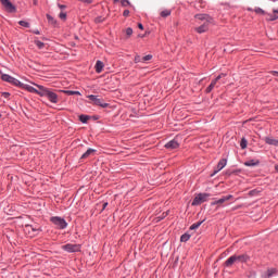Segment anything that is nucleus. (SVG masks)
<instances>
[{
	"mask_svg": "<svg viewBox=\"0 0 278 278\" xmlns=\"http://www.w3.org/2000/svg\"><path fill=\"white\" fill-rule=\"evenodd\" d=\"M250 257L247 254H241V255H233L230 256V258L226 260L224 263V266L227 268H230L235 264H244L249 262Z\"/></svg>",
	"mask_w": 278,
	"mask_h": 278,
	"instance_id": "nucleus-1",
	"label": "nucleus"
},
{
	"mask_svg": "<svg viewBox=\"0 0 278 278\" xmlns=\"http://www.w3.org/2000/svg\"><path fill=\"white\" fill-rule=\"evenodd\" d=\"M15 87H20L23 90H27L30 93H36V94L46 93V92L51 91L50 89H48V88H46V87H43L41 85H35V87H37L38 89H36L34 87H30L29 85H25V84L15 85Z\"/></svg>",
	"mask_w": 278,
	"mask_h": 278,
	"instance_id": "nucleus-2",
	"label": "nucleus"
},
{
	"mask_svg": "<svg viewBox=\"0 0 278 278\" xmlns=\"http://www.w3.org/2000/svg\"><path fill=\"white\" fill-rule=\"evenodd\" d=\"M50 222L55 225V228L58 229H66L67 228V222L59 216H53L50 218Z\"/></svg>",
	"mask_w": 278,
	"mask_h": 278,
	"instance_id": "nucleus-3",
	"label": "nucleus"
},
{
	"mask_svg": "<svg viewBox=\"0 0 278 278\" xmlns=\"http://www.w3.org/2000/svg\"><path fill=\"white\" fill-rule=\"evenodd\" d=\"M89 101H91L93 103V105L106 109L109 108V103H106L103 99L97 97V96H88Z\"/></svg>",
	"mask_w": 278,
	"mask_h": 278,
	"instance_id": "nucleus-4",
	"label": "nucleus"
},
{
	"mask_svg": "<svg viewBox=\"0 0 278 278\" xmlns=\"http://www.w3.org/2000/svg\"><path fill=\"white\" fill-rule=\"evenodd\" d=\"M208 193H200L193 198L192 206L201 205V203L207 202Z\"/></svg>",
	"mask_w": 278,
	"mask_h": 278,
	"instance_id": "nucleus-5",
	"label": "nucleus"
},
{
	"mask_svg": "<svg viewBox=\"0 0 278 278\" xmlns=\"http://www.w3.org/2000/svg\"><path fill=\"white\" fill-rule=\"evenodd\" d=\"M37 96L46 97L51 103L56 104L59 102L58 94L53 91L49 90L43 93H39Z\"/></svg>",
	"mask_w": 278,
	"mask_h": 278,
	"instance_id": "nucleus-6",
	"label": "nucleus"
},
{
	"mask_svg": "<svg viewBox=\"0 0 278 278\" xmlns=\"http://www.w3.org/2000/svg\"><path fill=\"white\" fill-rule=\"evenodd\" d=\"M0 79H2V81L8 83V84H12V86H21L22 83L20 80H17L16 78L7 75V74H2L0 76Z\"/></svg>",
	"mask_w": 278,
	"mask_h": 278,
	"instance_id": "nucleus-7",
	"label": "nucleus"
},
{
	"mask_svg": "<svg viewBox=\"0 0 278 278\" xmlns=\"http://www.w3.org/2000/svg\"><path fill=\"white\" fill-rule=\"evenodd\" d=\"M61 249L63 251H65L66 253H78L80 252V244H65L63 247H61Z\"/></svg>",
	"mask_w": 278,
	"mask_h": 278,
	"instance_id": "nucleus-8",
	"label": "nucleus"
},
{
	"mask_svg": "<svg viewBox=\"0 0 278 278\" xmlns=\"http://www.w3.org/2000/svg\"><path fill=\"white\" fill-rule=\"evenodd\" d=\"M0 3L2 7H4V10L10 13H15L16 12V7L10 2V0H0Z\"/></svg>",
	"mask_w": 278,
	"mask_h": 278,
	"instance_id": "nucleus-9",
	"label": "nucleus"
},
{
	"mask_svg": "<svg viewBox=\"0 0 278 278\" xmlns=\"http://www.w3.org/2000/svg\"><path fill=\"white\" fill-rule=\"evenodd\" d=\"M231 199H233V195H231V194L224 195L220 199H218L217 201L211 202V206H215V205L222 206L224 203L230 201Z\"/></svg>",
	"mask_w": 278,
	"mask_h": 278,
	"instance_id": "nucleus-10",
	"label": "nucleus"
},
{
	"mask_svg": "<svg viewBox=\"0 0 278 278\" xmlns=\"http://www.w3.org/2000/svg\"><path fill=\"white\" fill-rule=\"evenodd\" d=\"M224 77H226V74H220V75L216 76L215 80H213L211 83V85H208V87H206V89H205L206 93L213 91V89L216 86V83H218V80L223 79Z\"/></svg>",
	"mask_w": 278,
	"mask_h": 278,
	"instance_id": "nucleus-11",
	"label": "nucleus"
},
{
	"mask_svg": "<svg viewBox=\"0 0 278 278\" xmlns=\"http://www.w3.org/2000/svg\"><path fill=\"white\" fill-rule=\"evenodd\" d=\"M267 22H274L278 20V9H274L271 13L264 14Z\"/></svg>",
	"mask_w": 278,
	"mask_h": 278,
	"instance_id": "nucleus-12",
	"label": "nucleus"
},
{
	"mask_svg": "<svg viewBox=\"0 0 278 278\" xmlns=\"http://www.w3.org/2000/svg\"><path fill=\"white\" fill-rule=\"evenodd\" d=\"M165 148L170 151L177 150L179 148V142L177 141V139H173L167 142V144H165Z\"/></svg>",
	"mask_w": 278,
	"mask_h": 278,
	"instance_id": "nucleus-13",
	"label": "nucleus"
},
{
	"mask_svg": "<svg viewBox=\"0 0 278 278\" xmlns=\"http://www.w3.org/2000/svg\"><path fill=\"white\" fill-rule=\"evenodd\" d=\"M194 18L198 21H205V23L203 24H211V22L213 21V18L206 14H198L194 16Z\"/></svg>",
	"mask_w": 278,
	"mask_h": 278,
	"instance_id": "nucleus-14",
	"label": "nucleus"
},
{
	"mask_svg": "<svg viewBox=\"0 0 278 278\" xmlns=\"http://www.w3.org/2000/svg\"><path fill=\"white\" fill-rule=\"evenodd\" d=\"M208 29V24L207 23H203L201 26H198L194 28L195 33L198 34H203L206 33Z\"/></svg>",
	"mask_w": 278,
	"mask_h": 278,
	"instance_id": "nucleus-15",
	"label": "nucleus"
},
{
	"mask_svg": "<svg viewBox=\"0 0 278 278\" xmlns=\"http://www.w3.org/2000/svg\"><path fill=\"white\" fill-rule=\"evenodd\" d=\"M264 142L267 143V146H274V147H277L278 148V140L277 139H274L271 137H266L264 138Z\"/></svg>",
	"mask_w": 278,
	"mask_h": 278,
	"instance_id": "nucleus-16",
	"label": "nucleus"
},
{
	"mask_svg": "<svg viewBox=\"0 0 278 278\" xmlns=\"http://www.w3.org/2000/svg\"><path fill=\"white\" fill-rule=\"evenodd\" d=\"M93 154H96V149H88V151H86L84 154H81L80 160L89 159Z\"/></svg>",
	"mask_w": 278,
	"mask_h": 278,
	"instance_id": "nucleus-17",
	"label": "nucleus"
},
{
	"mask_svg": "<svg viewBox=\"0 0 278 278\" xmlns=\"http://www.w3.org/2000/svg\"><path fill=\"white\" fill-rule=\"evenodd\" d=\"M226 159H222L220 162H218V164L216 165V170H215V174L216 173H219L220 170H223L224 167H226Z\"/></svg>",
	"mask_w": 278,
	"mask_h": 278,
	"instance_id": "nucleus-18",
	"label": "nucleus"
},
{
	"mask_svg": "<svg viewBox=\"0 0 278 278\" xmlns=\"http://www.w3.org/2000/svg\"><path fill=\"white\" fill-rule=\"evenodd\" d=\"M104 64L102 61H97L96 62V73L97 74H101L103 72V68H104Z\"/></svg>",
	"mask_w": 278,
	"mask_h": 278,
	"instance_id": "nucleus-19",
	"label": "nucleus"
},
{
	"mask_svg": "<svg viewBox=\"0 0 278 278\" xmlns=\"http://www.w3.org/2000/svg\"><path fill=\"white\" fill-rule=\"evenodd\" d=\"M257 165H258V161H255V160H251V161L244 163V166H247V167H254Z\"/></svg>",
	"mask_w": 278,
	"mask_h": 278,
	"instance_id": "nucleus-20",
	"label": "nucleus"
},
{
	"mask_svg": "<svg viewBox=\"0 0 278 278\" xmlns=\"http://www.w3.org/2000/svg\"><path fill=\"white\" fill-rule=\"evenodd\" d=\"M254 13L258 14V15H266L268 14V12L264 11L261 8H254V10H252Z\"/></svg>",
	"mask_w": 278,
	"mask_h": 278,
	"instance_id": "nucleus-21",
	"label": "nucleus"
},
{
	"mask_svg": "<svg viewBox=\"0 0 278 278\" xmlns=\"http://www.w3.org/2000/svg\"><path fill=\"white\" fill-rule=\"evenodd\" d=\"M275 274H277L276 268L267 269V276L265 278H271Z\"/></svg>",
	"mask_w": 278,
	"mask_h": 278,
	"instance_id": "nucleus-22",
	"label": "nucleus"
},
{
	"mask_svg": "<svg viewBox=\"0 0 278 278\" xmlns=\"http://www.w3.org/2000/svg\"><path fill=\"white\" fill-rule=\"evenodd\" d=\"M189 240H190V235L185 233V235L180 236V242L186 243Z\"/></svg>",
	"mask_w": 278,
	"mask_h": 278,
	"instance_id": "nucleus-23",
	"label": "nucleus"
},
{
	"mask_svg": "<svg viewBox=\"0 0 278 278\" xmlns=\"http://www.w3.org/2000/svg\"><path fill=\"white\" fill-rule=\"evenodd\" d=\"M63 93H65L66 96H80L79 91H63Z\"/></svg>",
	"mask_w": 278,
	"mask_h": 278,
	"instance_id": "nucleus-24",
	"label": "nucleus"
},
{
	"mask_svg": "<svg viewBox=\"0 0 278 278\" xmlns=\"http://www.w3.org/2000/svg\"><path fill=\"white\" fill-rule=\"evenodd\" d=\"M201 224H203V220L192 224V226H190V230H195V229L200 228Z\"/></svg>",
	"mask_w": 278,
	"mask_h": 278,
	"instance_id": "nucleus-25",
	"label": "nucleus"
},
{
	"mask_svg": "<svg viewBox=\"0 0 278 278\" xmlns=\"http://www.w3.org/2000/svg\"><path fill=\"white\" fill-rule=\"evenodd\" d=\"M17 24H20V26L25 27V28H29L30 27L29 22L20 21V22H17Z\"/></svg>",
	"mask_w": 278,
	"mask_h": 278,
	"instance_id": "nucleus-26",
	"label": "nucleus"
},
{
	"mask_svg": "<svg viewBox=\"0 0 278 278\" xmlns=\"http://www.w3.org/2000/svg\"><path fill=\"white\" fill-rule=\"evenodd\" d=\"M35 45L37 46L38 49L42 50L45 49V42L35 40Z\"/></svg>",
	"mask_w": 278,
	"mask_h": 278,
	"instance_id": "nucleus-27",
	"label": "nucleus"
},
{
	"mask_svg": "<svg viewBox=\"0 0 278 278\" xmlns=\"http://www.w3.org/2000/svg\"><path fill=\"white\" fill-rule=\"evenodd\" d=\"M160 15L165 18V17H168L170 15V11L169 10H165V11H162V13H160Z\"/></svg>",
	"mask_w": 278,
	"mask_h": 278,
	"instance_id": "nucleus-28",
	"label": "nucleus"
},
{
	"mask_svg": "<svg viewBox=\"0 0 278 278\" xmlns=\"http://www.w3.org/2000/svg\"><path fill=\"white\" fill-rule=\"evenodd\" d=\"M46 18H48V23H50V24H52V25L55 24V20H53L52 15L47 14V15H46Z\"/></svg>",
	"mask_w": 278,
	"mask_h": 278,
	"instance_id": "nucleus-29",
	"label": "nucleus"
},
{
	"mask_svg": "<svg viewBox=\"0 0 278 278\" xmlns=\"http://www.w3.org/2000/svg\"><path fill=\"white\" fill-rule=\"evenodd\" d=\"M26 228L29 229L30 231L35 232V233H38L40 231V229L35 228V227H33L30 225L26 226Z\"/></svg>",
	"mask_w": 278,
	"mask_h": 278,
	"instance_id": "nucleus-30",
	"label": "nucleus"
},
{
	"mask_svg": "<svg viewBox=\"0 0 278 278\" xmlns=\"http://www.w3.org/2000/svg\"><path fill=\"white\" fill-rule=\"evenodd\" d=\"M240 147H241V150L247 149V139H244V138L241 139Z\"/></svg>",
	"mask_w": 278,
	"mask_h": 278,
	"instance_id": "nucleus-31",
	"label": "nucleus"
},
{
	"mask_svg": "<svg viewBox=\"0 0 278 278\" xmlns=\"http://www.w3.org/2000/svg\"><path fill=\"white\" fill-rule=\"evenodd\" d=\"M59 18L65 21L67 18V13L65 12L59 13Z\"/></svg>",
	"mask_w": 278,
	"mask_h": 278,
	"instance_id": "nucleus-32",
	"label": "nucleus"
},
{
	"mask_svg": "<svg viewBox=\"0 0 278 278\" xmlns=\"http://www.w3.org/2000/svg\"><path fill=\"white\" fill-rule=\"evenodd\" d=\"M88 121H89V117H88V115H80V122L81 123H88Z\"/></svg>",
	"mask_w": 278,
	"mask_h": 278,
	"instance_id": "nucleus-33",
	"label": "nucleus"
},
{
	"mask_svg": "<svg viewBox=\"0 0 278 278\" xmlns=\"http://www.w3.org/2000/svg\"><path fill=\"white\" fill-rule=\"evenodd\" d=\"M121 4H122V7L126 8V7L130 5V2H129V0H121Z\"/></svg>",
	"mask_w": 278,
	"mask_h": 278,
	"instance_id": "nucleus-34",
	"label": "nucleus"
},
{
	"mask_svg": "<svg viewBox=\"0 0 278 278\" xmlns=\"http://www.w3.org/2000/svg\"><path fill=\"white\" fill-rule=\"evenodd\" d=\"M150 60H152V55H150V54H148L147 56H142V58H141V61H142V62H148V61H150Z\"/></svg>",
	"mask_w": 278,
	"mask_h": 278,
	"instance_id": "nucleus-35",
	"label": "nucleus"
},
{
	"mask_svg": "<svg viewBox=\"0 0 278 278\" xmlns=\"http://www.w3.org/2000/svg\"><path fill=\"white\" fill-rule=\"evenodd\" d=\"M134 34L132 28H126V36H131Z\"/></svg>",
	"mask_w": 278,
	"mask_h": 278,
	"instance_id": "nucleus-36",
	"label": "nucleus"
},
{
	"mask_svg": "<svg viewBox=\"0 0 278 278\" xmlns=\"http://www.w3.org/2000/svg\"><path fill=\"white\" fill-rule=\"evenodd\" d=\"M142 58L141 56H135V63H141Z\"/></svg>",
	"mask_w": 278,
	"mask_h": 278,
	"instance_id": "nucleus-37",
	"label": "nucleus"
},
{
	"mask_svg": "<svg viewBox=\"0 0 278 278\" xmlns=\"http://www.w3.org/2000/svg\"><path fill=\"white\" fill-rule=\"evenodd\" d=\"M78 1L84 2V3H88V4L93 2V0H78Z\"/></svg>",
	"mask_w": 278,
	"mask_h": 278,
	"instance_id": "nucleus-38",
	"label": "nucleus"
},
{
	"mask_svg": "<svg viewBox=\"0 0 278 278\" xmlns=\"http://www.w3.org/2000/svg\"><path fill=\"white\" fill-rule=\"evenodd\" d=\"M2 97H4V99H8V97H10V93L3 92V93H2Z\"/></svg>",
	"mask_w": 278,
	"mask_h": 278,
	"instance_id": "nucleus-39",
	"label": "nucleus"
},
{
	"mask_svg": "<svg viewBox=\"0 0 278 278\" xmlns=\"http://www.w3.org/2000/svg\"><path fill=\"white\" fill-rule=\"evenodd\" d=\"M127 16H129V11L128 10L124 11V17H127Z\"/></svg>",
	"mask_w": 278,
	"mask_h": 278,
	"instance_id": "nucleus-40",
	"label": "nucleus"
},
{
	"mask_svg": "<svg viewBox=\"0 0 278 278\" xmlns=\"http://www.w3.org/2000/svg\"><path fill=\"white\" fill-rule=\"evenodd\" d=\"M65 5L64 4H59V9H61V10H65Z\"/></svg>",
	"mask_w": 278,
	"mask_h": 278,
	"instance_id": "nucleus-41",
	"label": "nucleus"
},
{
	"mask_svg": "<svg viewBox=\"0 0 278 278\" xmlns=\"http://www.w3.org/2000/svg\"><path fill=\"white\" fill-rule=\"evenodd\" d=\"M33 5L37 7L38 5V0H33Z\"/></svg>",
	"mask_w": 278,
	"mask_h": 278,
	"instance_id": "nucleus-42",
	"label": "nucleus"
},
{
	"mask_svg": "<svg viewBox=\"0 0 278 278\" xmlns=\"http://www.w3.org/2000/svg\"><path fill=\"white\" fill-rule=\"evenodd\" d=\"M271 75H274L275 77H278V72L273 71Z\"/></svg>",
	"mask_w": 278,
	"mask_h": 278,
	"instance_id": "nucleus-43",
	"label": "nucleus"
},
{
	"mask_svg": "<svg viewBox=\"0 0 278 278\" xmlns=\"http://www.w3.org/2000/svg\"><path fill=\"white\" fill-rule=\"evenodd\" d=\"M167 216V213H163L162 217H157L159 219H164V217Z\"/></svg>",
	"mask_w": 278,
	"mask_h": 278,
	"instance_id": "nucleus-44",
	"label": "nucleus"
},
{
	"mask_svg": "<svg viewBox=\"0 0 278 278\" xmlns=\"http://www.w3.org/2000/svg\"><path fill=\"white\" fill-rule=\"evenodd\" d=\"M138 27H139V29H143V26H142V24H138Z\"/></svg>",
	"mask_w": 278,
	"mask_h": 278,
	"instance_id": "nucleus-45",
	"label": "nucleus"
},
{
	"mask_svg": "<svg viewBox=\"0 0 278 278\" xmlns=\"http://www.w3.org/2000/svg\"><path fill=\"white\" fill-rule=\"evenodd\" d=\"M109 205V203H104L103 204V210H105V207Z\"/></svg>",
	"mask_w": 278,
	"mask_h": 278,
	"instance_id": "nucleus-46",
	"label": "nucleus"
},
{
	"mask_svg": "<svg viewBox=\"0 0 278 278\" xmlns=\"http://www.w3.org/2000/svg\"><path fill=\"white\" fill-rule=\"evenodd\" d=\"M275 170H277V173H278V164H277V165H275Z\"/></svg>",
	"mask_w": 278,
	"mask_h": 278,
	"instance_id": "nucleus-47",
	"label": "nucleus"
},
{
	"mask_svg": "<svg viewBox=\"0 0 278 278\" xmlns=\"http://www.w3.org/2000/svg\"><path fill=\"white\" fill-rule=\"evenodd\" d=\"M35 34L39 35L40 33H38V30H37V31H35Z\"/></svg>",
	"mask_w": 278,
	"mask_h": 278,
	"instance_id": "nucleus-48",
	"label": "nucleus"
}]
</instances>
